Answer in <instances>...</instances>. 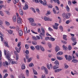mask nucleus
I'll return each mask as SVG.
<instances>
[{
	"instance_id": "obj_1",
	"label": "nucleus",
	"mask_w": 78,
	"mask_h": 78,
	"mask_svg": "<svg viewBox=\"0 0 78 78\" xmlns=\"http://www.w3.org/2000/svg\"><path fill=\"white\" fill-rule=\"evenodd\" d=\"M71 40L73 42H74V43H73L72 44L73 46H74V45H75L76 44V38H75V37H72L71 38Z\"/></svg>"
},
{
	"instance_id": "obj_2",
	"label": "nucleus",
	"mask_w": 78,
	"mask_h": 78,
	"mask_svg": "<svg viewBox=\"0 0 78 78\" xmlns=\"http://www.w3.org/2000/svg\"><path fill=\"white\" fill-rule=\"evenodd\" d=\"M10 57H11V54L9 53H7V55L6 56V58L9 60L8 62L9 63H10L11 61Z\"/></svg>"
},
{
	"instance_id": "obj_3",
	"label": "nucleus",
	"mask_w": 78,
	"mask_h": 78,
	"mask_svg": "<svg viewBox=\"0 0 78 78\" xmlns=\"http://www.w3.org/2000/svg\"><path fill=\"white\" fill-rule=\"evenodd\" d=\"M17 22L18 24L22 23V19H21L20 17L18 18Z\"/></svg>"
},
{
	"instance_id": "obj_4",
	"label": "nucleus",
	"mask_w": 78,
	"mask_h": 78,
	"mask_svg": "<svg viewBox=\"0 0 78 78\" xmlns=\"http://www.w3.org/2000/svg\"><path fill=\"white\" fill-rule=\"evenodd\" d=\"M15 49L17 52V53H20V49H21V47H16Z\"/></svg>"
},
{
	"instance_id": "obj_5",
	"label": "nucleus",
	"mask_w": 78,
	"mask_h": 78,
	"mask_svg": "<svg viewBox=\"0 0 78 78\" xmlns=\"http://www.w3.org/2000/svg\"><path fill=\"white\" fill-rule=\"evenodd\" d=\"M70 16H71V13H67L66 14L65 17L66 19H69L70 18Z\"/></svg>"
},
{
	"instance_id": "obj_6",
	"label": "nucleus",
	"mask_w": 78,
	"mask_h": 78,
	"mask_svg": "<svg viewBox=\"0 0 78 78\" xmlns=\"http://www.w3.org/2000/svg\"><path fill=\"white\" fill-rule=\"evenodd\" d=\"M28 9V5L27 4H25V5L23 8V9L24 10H26L27 9Z\"/></svg>"
},
{
	"instance_id": "obj_7",
	"label": "nucleus",
	"mask_w": 78,
	"mask_h": 78,
	"mask_svg": "<svg viewBox=\"0 0 78 78\" xmlns=\"http://www.w3.org/2000/svg\"><path fill=\"white\" fill-rule=\"evenodd\" d=\"M40 37V39H42V36H45V33H41L39 35Z\"/></svg>"
},
{
	"instance_id": "obj_8",
	"label": "nucleus",
	"mask_w": 78,
	"mask_h": 78,
	"mask_svg": "<svg viewBox=\"0 0 78 78\" xmlns=\"http://www.w3.org/2000/svg\"><path fill=\"white\" fill-rule=\"evenodd\" d=\"M60 50V48L58 46H56L55 48V51L56 52H58V51Z\"/></svg>"
},
{
	"instance_id": "obj_9",
	"label": "nucleus",
	"mask_w": 78,
	"mask_h": 78,
	"mask_svg": "<svg viewBox=\"0 0 78 78\" xmlns=\"http://www.w3.org/2000/svg\"><path fill=\"white\" fill-rule=\"evenodd\" d=\"M62 70V69H55L54 71L55 72V73H58L59 72H60Z\"/></svg>"
},
{
	"instance_id": "obj_10",
	"label": "nucleus",
	"mask_w": 78,
	"mask_h": 78,
	"mask_svg": "<svg viewBox=\"0 0 78 78\" xmlns=\"http://www.w3.org/2000/svg\"><path fill=\"white\" fill-rule=\"evenodd\" d=\"M19 35L20 36H22L23 35V31L21 30H20L19 31Z\"/></svg>"
},
{
	"instance_id": "obj_11",
	"label": "nucleus",
	"mask_w": 78,
	"mask_h": 78,
	"mask_svg": "<svg viewBox=\"0 0 78 78\" xmlns=\"http://www.w3.org/2000/svg\"><path fill=\"white\" fill-rule=\"evenodd\" d=\"M63 55V52L61 51L58 52L57 54V56H59L60 55Z\"/></svg>"
},
{
	"instance_id": "obj_12",
	"label": "nucleus",
	"mask_w": 78,
	"mask_h": 78,
	"mask_svg": "<svg viewBox=\"0 0 78 78\" xmlns=\"http://www.w3.org/2000/svg\"><path fill=\"white\" fill-rule=\"evenodd\" d=\"M19 12L21 16H23V11H22V9H19Z\"/></svg>"
},
{
	"instance_id": "obj_13",
	"label": "nucleus",
	"mask_w": 78,
	"mask_h": 78,
	"mask_svg": "<svg viewBox=\"0 0 78 78\" xmlns=\"http://www.w3.org/2000/svg\"><path fill=\"white\" fill-rule=\"evenodd\" d=\"M17 17L16 16H14L13 17V21L14 22H16L17 20L16 19Z\"/></svg>"
},
{
	"instance_id": "obj_14",
	"label": "nucleus",
	"mask_w": 78,
	"mask_h": 78,
	"mask_svg": "<svg viewBox=\"0 0 78 78\" xmlns=\"http://www.w3.org/2000/svg\"><path fill=\"white\" fill-rule=\"evenodd\" d=\"M42 4L43 6H47V2H46V0H44V2H43V3Z\"/></svg>"
},
{
	"instance_id": "obj_15",
	"label": "nucleus",
	"mask_w": 78,
	"mask_h": 78,
	"mask_svg": "<svg viewBox=\"0 0 78 78\" xmlns=\"http://www.w3.org/2000/svg\"><path fill=\"white\" fill-rule=\"evenodd\" d=\"M24 33H25V34H26V33H28L27 27L24 28Z\"/></svg>"
},
{
	"instance_id": "obj_16",
	"label": "nucleus",
	"mask_w": 78,
	"mask_h": 78,
	"mask_svg": "<svg viewBox=\"0 0 78 78\" xmlns=\"http://www.w3.org/2000/svg\"><path fill=\"white\" fill-rule=\"evenodd\" d=\"M58 68H59V66H58L57 65H55L53 67V69L54 70H55V69H58Z\"/></svg>"
},
{
	"instance_id": "obj_17",
	"label": "nucleus",
	"mask_w": 78,
	"mask_h": 78,
	"mask_svg": "<svg viewBox=\"0 0 78 78\" xmlns=\"http://www.w3.org/2000/svg\"><path fill=\"white\" fill-rule=\"evenodd\" d=\"M21 69L22 70H24L25 69V66L24 64H23L21 66Z\"/></svg>"
},
{
	"instance_id": "obj_18",
	"label": "nucleus",
	"mask_w": 78,
	"mask_h": 78,
	"mask_svg": "<svg viewBox=\"0 0 78 78\" xmlns=\"http://www.w3.org/2000/svg\"><path fill=\"white\" fill-rule=\"evenodd\" d=\"M40 49L42 51H45V49H44V47L41 46H40Z\"/></svg>"
},
{
	"instance_id": "obj_19",
	"label": "nucleus",
	"mask_w": 78,
	"mask_h": 78,
	"mask_svg": "<svg viewBox=\"0 0 78 78\" xmlns=\"http://www.w3.org/2000/svg\"><path fill=\"white\" fill-rule=\"evenodd\" d=\"M54 64L56 65V66H59V62L58 60H56L54 62Z\"/></svg>"
},
{
	"instance_id": "obj_20",
	"label": "nucleus",
	"mask_w": 78,
	"mask_h": 78,
	"mask_svg": "<svg viewBox=\"0 0 78 78\" xmlns=\"http://www.w3.org/2000/svg\"><path fill=\"white\" fill-rule=\"evenodd\" d=\"M78 62V60H77L75 59H73L72 60V62H74V63H76Z\"/></svg>"
},
{
	"instance_id": "obj_21",
	"label": "nucleus",
	"mask_w": 78,
	"mask_h": 78,
	"mask_svg": "<svg viewBox=\"0 0 78 78\" xmlns=\"http://www.w3.org/2000/svg\"><path fill=\"white\" fill-rule=\"evenodd\" d=\"M63 39L65 41H67V36L65 35H63Z\"/></svg>"
},
{
	"instance_id": "obj_22",
	"label": "nucleus",
	"mask_w": 78,
	"mask_h": 78,
	"mask_svg": "<svg viewBox=\"0 0 78 78\" xmlns=\"http://www.w3.org/2000/svg\"><path fill=\"white\" fill-rule=\"evenodd\" d=\"M35 48L37 50H39L40 48H39V45H37V46H36L35 47Z\"/></svg>"
},
{
	"instance_id": "obj_23",
	"label": "nucleus",
	"mask_w": 78,
	"mask_h": 78,
	"mask_svg": "<svg viewBox=\"0 0 78 78\" xmlns=\"http://www.w3.org/2000/svg\"><path fill=\"white\" fill-rule=\"evenodd\" d=\"M19 0H13V2L14 4H16L19 2Z\"/></svg>"
},
{
	"instance_id": "obj_24",
	"label": "nucleus",
	"mask_w": 78,
	"mask_h": 78,
	"mask_svg": "<svg viewBox=\"0 0 78 78\" xmlns=\"http://www.w3.org/2000/svg\"><path fill=\"white\" fill-rule=\"evenodd\" d=\"M44 70L45 71V74H48V69H47V68L45 67Z\"/></svg>"
},
{
	"instance_id": "obj_25",
	"label": "nucleus",
	"mask_w": 78,
	"mask_h": 78,
	"mask_svg": "<svg viewBox=\"0 0 78 78\" xmlns=\"http://www.w3.org/2000/svg\"><path fill=\"white\" fill-rule=\"evenodd\" d=\"M72 57L70 55H69L68 56V61H70V60H72Z\"/></svg>"
},
{
	"instance_id": "obj_26",
	"label": "nucleus",
	"mask_w": 78,
	"mask_h": 78,
	"mask_svg": "<svg viewBox=\"0 0 78 78\" xmlns=\"http://www.w3.org/2000/svg\"><path fill=\"white\" fill-rule=\"evenodd\" d=\"M29 20L30 22H34V19L33 18H29Z\"/></svg>"
},
{
	"instance_id": "obj_27",
	"label": "nucleus",
	"mask_w": 78,
	"mask_h": 78,
	"mask_svg": "<svg viewBox=\"0 0 78 78\" xmlns=\"http://www.w3.org/2000/svg\"><path fill=\"white\" fill-rule=\"evenodd\" d=\"M66 10H67V11H68V12H69V11H70V8H69V7L68 6V5H66Z\"/></svg>"
},
{
	"instance_id": "obj_28",
	"label": "nucleus",
	"mask_w": 78,
	"mask_h": 78,
	"mask_svg": "<svg viewBox=\"0 0 78 78\" xmlns=\"http://www.w3.org/2000/svg\"><path fill=\"white\" fill-rule=\"evenodd\" d=\"M2 8H5V6L3 4L0 5V9H2Z\"/></svg>"
},
{
	"instance_id": "obj_29",
	"label": "nucleus",
	"mask_w": 78,
	"mask_h": 78,
	"mask_svg": "<svg viewBox=\"0 0 78 78\" xmlns=\"http://www.w3.org/2000/svg\"><path fill=\"white\" fill-rule=\"evenodd\" d=\"M33 71L34 72V75H37V71H36L35 70H34V69H33Z\"/></svg>"
},
{
	"instance_id": "obj_30",
	"label": "nucleus",
	"mask_w": 78,
	"mask_h": 78,
	"mask_svg": "<svg viewBox=\"0 0 78 78\" xmlns=\"http://www.w3.org/2000/svg\"><path fill=\"white\" fill-rule=\"evenodd\" d=\"M57 58L58 60H62L63 59V58H61L59 57L58 56H57Z\"/></svg>"
},
{
	"instance_id": "obj_31",
	"label": "nucleus",
	"mask_w": 78,
	"mask_h": 78,
	"mask_svg": "<svg viewBox=\"0 0 78 78\" xmlns=\"http://www.w3.org/2000/svg\"><path fill=\"white\" fill-rule=\"evenodd\" d=\"M32 44H33V45H37V42L35 41H33L32 42Z\"/></svg>"
},
{
	"instance_id": "obj_32",
	"label": "nucleus",
	"mask_w": 78,
	"mask_h": 78,
	"mask_svg": "<svg viewBox=\"0 0 78 78\" xmlns=\"http://www.w3.org/2000/svg\"><path fill=\"white\" fill-rule=\"evenodd\" d=\"M32 39L33 40H34V41H37V39L36 37L34 36L32 37Z\"/></svg>"
},
{
	"instance_id": "obj_33",
	"label": "nucleus",
	"mask_w": 78,
	"mask_h": 78,
	"mask_svg": "<svg viewBox=\"0 0 78 78\" xmlns=\"http://www.w3.org/2000/svg\"><path fill=\"white\" fill-rule=\"evenodd\" d=\"M41 30L42 32L43 33H45V30H44V28L42 27H41Z\"/></svg>"
},
{
	"instance_id": "obj_34",
	"label": "nucleus",
	"mask_w": 78,
	"mask_h": 78,
	"mask_svg": "<svg viewBox=\"0 0 78 78\" xmlns=\"http://www.w3.org/2000/svg\"><path fill=\"white\" fill-rule=\"evenodd\" d=\"M4 44L5 46L7 47H9V46H8V42H5L4 43Z\"/></svg>"
},
{
	"instance_id": "obj_35",
	"label": "nucleus",
	"mask_w": 78,
	"mask_h": 78,
	"mask_svg": "<svg viewBox=\"0 0 78 78\" xmlns=\"http://www.w3.org/2000/svg\"><path fill=\"white\" fill-rule=\"evenodd\" d=\"M11 64H17V62H16V61H12L11 62Z\"/></svg>"
},
{
	"instance_id": "obj_36",
	"label": "nucleus",
	"mask_w": 78,
	"mask_h": 78,
	"mask_svg": "<svg viewBox=\"0 0 78 78\" xmlns=\"http://www.w3.org/2000/svg\"><path fill=\"white\" fill-rule=\"evenodd\" d=\"M53 11L54 14H56V10H55V8H53Z\"/></svg>"
},
{
	"instance_id": "obj_37",
	"label": "nucleus",
	"mask_w": 78,
	"mask_h": 78,
	"mask_svg": "<svg viewBox=\"0 0 78 78\" xmlns=\"http://www.w3.org/2000/svg\"><path fill=\"white\" fill-rule=\"evenodd\" d=\"M48 30L49 31H53V29L51 28L50 27H49L48 28Z\"/></svg>"
},
{
	"instance_id": "obj_38",
	"label": "nucleus",
	"mask_w": 78,
	"mask_h": 78,
	"mask_svg": "<svg viewBox=\"0 0 78 78\" xmlns=\"http://www.w3.org/2000/svg\"><path fill=\"white\" fill-rule=\"evenodd\" d=\"M66 13H63L62 15V17H63V18H65V17H66Z\"/></svg>"
},
{
	"instance_id": "obj_39",
	"label": "nucleus",
	"mask_w": 78,
	"mask_h": 78,
	"mask_svg": "<svg viewBox=\"0 0 78 78\" xmlns=\"http://www.w3.org/2000/svg\"><path fill=\"white\" fill-rule=\"evenodd\" d=\"M45 21H47L48 20V18L46 16L44 17V19Z\"/></svg>"
},
{
	"instance_id": "obj_40",
	"label": "nucleus",
	"mask_w": 78,
	"mask_h": 78,
	"mask_svg": "<svg viewBox=\"0 0 78 78\" xmlns=\"http://www.w3.org/2000/svg\"><path fill=\"white\" fill-rule=\"evenodd\" d=\"M8 32L9 33V34H12V33L13 32V31L12 30H9L8 31Z\"/></svg>"
},
{
	"instance_id": "obj_41",
	"label": "nucleus",
	"mask_w": 78,
	"mask_h": 78,
	"mask_svg": "<svg viewBox=\"0 0 78 78\" xmlns=\"http://www.w3.org/2000/svg\"><path fill=\"white\" fill-rule=\"evenodd\" d=\"M64 66L65 69H67V68L69 67V66L67 65L66 63L64 64Z\"/></svg>"
},
{
	"instance_id": "obj_42",
	"label": "nucleus",
	"mask_w": 78,
	"mask_h": 78,
	"mask_svg": "<svg viewBox=\"0 0 78 78\" xmlns=\"http://www.w3.org/2000/svg\"><path fill=\"white\" fill-rule=\"evenodd\" d=\"M50 11H48L47 12V13L46 14V16H48V15H49V14H50Z\"/></svg>"
},
{
	"instance_id": "obj_43",
	"label": "nucleus",
	"mask_w": 78,
	"mask_h": 78,
	"mask_svg": "<svg viewBox=\"0 0 78 78\" xmlns=\"http://www.w3.org/2000/svg\"><path fill=\"white\" fill-rule=\"evenodd\" d=\"M29 66L30 67H33V66H34V65L33 64V63H31L29 64Z\"/></svg>"
},
{
	"instance_id": "obj_44",
	"label": "nucleus",
	"mask_w": 78,
	"mask_h": 78,
	"mask_svg": "<svg viewBox=\"0 0 78 78\" xmlns=\"http://www.w3.org/2000/svg\"><path fill=\"white\" fill-rule=\"evenodd\" d=\"M60 29L61 30L62 32L63 31V27H62V26H61L59 27Z\"/></svg>"
},
{
	"instance_id": "obj_45",
	"label": "nucleus",
	"mask_w": 78,
	"mask_h": 78,
	"mask_svg": "<svg viewBox=\"0 0 78 78\" xmlns=\"http://www.w3.org/2000/svg\"><path fill=\"white\" fill-rule=\"evenodd\" d=\"M5 23L6 24V25H7V26H9V25H10V24H9V23L7 21H5Z\"/></svg>"
},
{
	"instance_id": "obj_46",
	"label": "nucleus",
	"mask_w": 78,
	"mask_h": 78,
	"mask_svg": "<svg viewBox=\"0 0 78 78\" xmlns=\"http://www.w3.org/2000/svg\"><path fill=\"white\" fill-rule=\"evenodd\" d=\"M50 39L51 41H55V38L52 37H50Z\"/></svg>"
},
{
	"instance_id": "obj_47",
	"label": "nucleus",
	"mask_w": 78,
	"mask_h": 78,
	"mask_svg": "<svg viewBox=\"0 0 78 78\" xmlns=\"http://www.w3.org/2000/svg\"><path fill=\"white\" fill-rule=\"evenodd\" d=\"M16 61H17V60H18V59H19V54H16Z\"/></svg>"
},
{
	"instance_id": "obj_48",
	"label": "nucleus",
	"mask_w": 78,
	"mask_h": 78,
	"mask_svg": "<svg viewBox=\"0 0 78 78\" xmlns=\"http://www.w3.org/2000/svg\"><path fill=\"white\" fill-rule=\"evenodd\" d=\"M20 45H21V42H19L17 44V47H20Z\"/></svg>"
},
{
	"instance_id": "obj_49",
	"label": "nucleus",
	"mask_w": 78,
	"mask_h": 78,
	"mask_svg": "<svg viewBox=\"0 0 78 78\" xmlns=\"http://www.w3.org/2000/svg\"><path fill=\"white\" fill-rule=\"evenodd\" d=\"M26 72V73L27 76H28V75L29 74V71L28 70H27Z\"/></svg>"
},
{
	"instance_id": "obj_50",
	"label": "nucleus",
	"mask_w": 78,
	"mask_h": 78,
	"mask_svg": "<svg viewBox=\"0 0 78 78\" xmlns=\"http://www.w3.org/2000/svg\"><path fill=\"white\" fill-rule=\"evenodd\" d=\"M53 28L54 29H55V30H58V27L57 26H55V25L53 26Z\"/></svg>"
},
{
	"instance_id": "obj_51",
	"label": "nucleus",
	"mask_w": 78,
	"mask_h": 78,
	"mask_svg": "<svg viewBox=\"0 0 78 78\" xmlns=\"http://www.w3.org/2000/svg\"><path fill=\"white\" fill-rule=\"evenodd\" d=\"M69 50H71L72 49V47L70 45H69L68 47Z\"/></svg>"
},
{
	"instance_id": "obj_52",
	"label": "nucleus",
	"mask_w": 78,
	"mask_h": 78,
	"mask_svg": "<svg viewBox=\"0 0 78 78\" xmlns=\"http://www.w3.org/2000/svg\"><path fill=\"white\" fill-rule=\"evenodd\" d=\"M30 48H31L32 50H34L35 49L34 47L33 46H30Z\"/></svg>"
},
{
	"instance_id": "obj_53",
	"label": "nucleus",
	"mask_w": 78,
	"mask_h": 78,
	"mask_svg": "<svg viewBox=\"0 0 78 78\" xmlns=\"http://www.w3.org/2000/svg\"><path fill=\"white\" fill-rule=\"evenodd\" d=\"M31 9V10H32L33 11V12L34 13H36V11H35V10L34 9V8H30Z\"/></svg>"
},
{
	"instance_id": "obj_54",
	"label": "nucleus",
	"mask_w": 78,
	"mask_h": 78,
	"mask_svg": "<svg viewBox=\"0 0 78 78\" xmlns=\"http://www.w3.org/2000/svg\"><path fill=\"white\" fill-rule=\"evenodd\" d=\"M67 48V47L66 46H65V45H63V50H66V48Z\"/></svg>"
},
{
	"instance_id": "obj_55",
	"label": "nucleus",
	"mask_w": 78,
	"mask_h": 78,
	"mask_svg": "<svg viewBox=\"0 0 78 78\" xmlns=\"http://www.w3.org/2000/svg\"><path fill=\"white\" fill-rule=\"evenodd\" d=\"M48 44L49 47L50 48H51V43H50V42H48Z\"/></svg>"
},
{
	"instance_id": "obj_56",
	"label": "nucleus",
	"mask_w": 78,
	"mask_h": 78,
	"mask_svg": "<svg viewBox=\"0 0 78 78\" xmlns=\"http://www.w3.org/2000/svg\"><path fill=\"white\" fill-rule=\"evenodd\" d=\"M61 42L63 44H67V42L66 41H62Z\"/></svg>"
},
{
	"instance_id": "obj_57",
	"label": "nucleus",
	"mask_w": 78,
	"mask_h": 78,
	"mask_svg": "<svg viewBox=\"0 0 78 78\" xmlns=\"http://www.w3.org/2000/svg\"><path fill=\"white\" fill-rule=\"evenodd\" d=\"M25 47L26 49H28L29 48V47L28 46V45L26 44Z\"/></svg>"
},
{
	"instance_id": "obj_58",
	"label": "nucleus",
	"mask_w": 78,
	"mask_h": 78,
	"mask_svg": "<svg viewBox=\"0 0 78 78\" xmlns=\"http://www.w3.org/2000/svg\"><path fill=\"white\" fill-rule=\"evenodd\" d=\"M31 31L33 33H34V34H37V33L34 32V31L33 30H31Z\"/></svg>"
},
{
	"instance_id": "obj_59",
	"label": "nucleus",
	"mask_w": 78,
	"mask_h": 78,
	"mask_svg": "<svg viewBox=\"0 0 78 78\" xmlns=\"http://www.w3.org/2000/svg\"><path fill=\"white\" fill-rule=\"evenodd\" d=\"M50 39V38L48 37H47L45 38V41H47V40H48Z\"/></svg>"
},
{
	"instance_id": "obj_60",
	"label": "nucleus",
	"mask_w": 78,
	"mask_h": 78,
	"mask_svg": "<svg viewBox=\"0 0 78 78\" xmlns=\"http://www.w3.org/2000/svg\"><path fill=\"white\" fill-rule=\"evenodd\" d=\"M68 4H69L70 6H71V5H72V4L71 3V1H68Z\"/></svg>"
},
{
	"instance_id": "obj_61",
	"label": "nucleus",
	"mask_w": 78,
	"mask_h": 78,
	"mask_svg": "<svg viewBox=\"0 0 78 78\" xmlns=\"http://www.w3.org/2000/svg\"><path fill=\"white\" fill-rule=\"evenodd\" d=\"M25 53L27 55H28L29 54V51L28 50H26L25 51Z\"/></svg>"
},
{
	"instance_id": "obj_62",
	"label": "nucleus",
	"mask_w": 78,
	"mask_h": 78,
	"mask_svg": "<svg viewBox=\"0 0 78 78\" xmlns=\"http://www.w3.org/2000/svg\"><path fill=\"white\" fill-rule=\"evenodd\" d=\"M24 75L23 74H21L20 76H19V78H22V77H23V76Z\"/></svg>"
},
{
	"instance_id": "obj_63",
	"label": "nucleus",
	"mask_w": 78,
	"mask_h": 78,
	"mask_svg": "<svg viewBox=\"0 0 78 78\" xmlns=\"http://www.w3.org/2000/svg\"><path fill=\"white\" fill-rule=\"evenodd\" d=\"M31 59H32L31 58H29L27 61L28 62H30V61H31Z\"/></svg>"
},
{
	"instance_id": "obj_64",
	"label": "nucleus",
	"mask_w": 78,
	"mask_h": 78,
	"mask_svg": "<svg viewBox=\"0 0 78 78\" xmlns=\"http://www.w3.org/2000/svg\"><path fill=\"white\" fill-rule=\"evenodd\" d=\"M48 8H53V7L52 5H49L48 6Z\"/></svg>"
}]
</instances>
